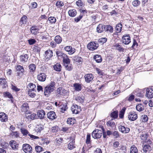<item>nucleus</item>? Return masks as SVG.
<instances>
[{"label": "nucleus", "instance_id": "1", "mask_svg": "<svg viewBox=\"0 0 153 153\" xmlns=\"http://www.w3.org/2000/svg\"><path fill=\"white\" fill-rule=\"evenodd\" d=\"M55 82L51 81V83L46 85L44 88V94L46 97H49L51 93L53 92L55 88Z\"/></svg>", "mask_w": 153, "mask_h": 153}, {"label": "nucleus", "instance_id": "2", "mask_svg": "<svg viewBox=\"0 0 153 153\" xmlns=\"http://www.w3.org/2000/svg\"><path fill=\"white\" fill-rule=\"evenodd\" d=\"M101 130L98 129L94 130L92 133V136L94 139L99 138L101 137L103 131V128L102 126H101Z\"/></svg>", "mask_w": 153, "mask_h": 153}, {"label": "nucleus", "instance_id": "3", "mask_svg": "<svg viewBox=\"0 0 153 153\" xmlns=\"http://www.w3.org/2000/svg\"><path fill=\"white\" fill-rule=\"evenodd\" d=\"M20 131L22 134L24 136H26L28 135L32 139H37L39 138V137L37 136H35L30 134L28 131L25 128H21L20 129Z\"/></svg>", "mask_w": 153, "mask_h": 153}, {"label": "nucleus", "instance_id": "4", "mask_svg": "<svg viewBox=\"0 0 153 153\" xmlns=\"http://www.w3.org/2000/svg\"><path fill=\"white\" fill-rule=\"evenodd\" d=\"M22 149L26 153H31L32 151V147L29 144H25L23 145Z\"/></svg>", "mask_w": 153, "mask_h": 153}, {"label": "nucleus", "instance_id": "5", "mask_svg": "<svg viewBox=\"0 0 153 153\" xmlns=\"http://www.w3.org/2000/svg\"><path fill=\"white\" fill-rule=\"evenodd\" d=\"M98 46V44L94 42H91L87 45L88 48L91 51H93L97 49Z\"/></svg>", "mask_w": 153, "mask_h": 153}, {"label": "nucleus", "instance_id": "6", "mask_svg": "<svg viewBox=\"0 0 153 153\" xmlns=\"http://www.w3.org/2000/svg\"><path fill=\"white\" fill-rule=\"evenodd\" d=\"M146 91V96L149 99L153 97V89L151 88H148L145 90Z\"/></svg>", "mask_w": 153, "mask_h": 153}, {"label": "nucleus", "instance_id": "7", "mask_svg": "<svg viewBox=\"0 0 153 153\" xmlns=\"http://www.w3.org/2000/svg\"><path fill=\"white\" fill-rule=\"evenodd\" d=\"M123 42L125 45H128L131 42V38L128 34H125L122 37Z\"/></svg>", "mask_w": 153, "mask_h": 153}, {"label": "nucleus", "instance_id": "8", "mask_svg": "<svg viewBox=\"0 0 153 153\" xmlns=\"http://www.w3.org/2000/svg\"><path fill=\"white\" fill-rule=\"evenodd\" d=\"M71 110L73 114H76L81 111L80 107L76 105H74L71 106Z\"/></svg>", "mask_w": 153, "mask_h": 153}, {"label": "nucleus", "instance_id": "9", "mask_svg": "<svg viewBox=\"0 0 153 153\" xmlns=\"http://www.w3.org/2000/svg\"><path fill=\"white\" fill-rule=\"evenodd\" d=\"M64 49L66 51L68 52V54L69 55L73 54L76 51L75 49L74 48L72 47L71 46H66L65 47Z\"/></svg>", "mask_w": 153, "mask_h": 153}, {"label": "nucleus", "instance_id": "10", "mask_svg": "<svg viewBox=\"0 0 153 153\" xmlns=\"http://www.w3.org/2000/svg\"><path fill=\"white\" fill-rule=\"evenodd\" d=\"M10 145L12 149L14 150L18 149L19 144L17 143L14 140H11L10 142Z\"/></svg>", "mask_w": 153, "mask_h": 153}, {"label": "nucleus", "instance_id": "11", "mask_svg": "<svg viewBox=\"0 0 153 153\" xmlns=\"http://www.w3.org/2000/svg\"><path fill=\"white\" fill-rule=\"evenodd\" d=\"M47 116L48 118L51 120L55 119L57 117L55 113L53 111L48 112L47 114Z\"/></svg>", "mask_w": 153, "mask_h": 153}, {"label": "nucleus", "instance_id": "12", "mask_svg": "<svg viewBox=\"0 0 153 153\" xmlns=\"http://www.w3.org/2000/svg\"><path fill=\"white\" fill-rule=\"evenodd\" d=\"M145 92V89H137L135 92L134 94L137 96L142 97L144 96V94Z\"/></svg>", "mask_w": 153, "mask_h": 153}, {"label": "nucleus", "instance_id": "13", "mask_svg": "<svg viewBox=\"0 0 153 153\" xmlns=\"http://www.w3.org/2000/svg\"><path fill=\"white\" fill-rule=\"evenodd\" d=\"M53 56L52 51L48 49L45 52V57L47 60H48Z\"/></svg>", "mask_w": 153, "mask_h": 153}, {"label": "nucleus", "instance_id": "14", "mask_svg": "<svg viewBox=\"0 0 153 153\" xmlns=\"http://www.w3.org/2000/svg\"><path fill=\"white\" fill-rule=\"evenodd\" d=\"M128 117L130 120L132 121H134L137 119V115L135 112H131L129 113Z\"/></svg>", "mask_w": 153, "mask_h": 153}, {"label": "nucleus", "instance_id": "15", "mask_svg": "<svg viewBox=\"0 0 153 153\" xmlns=\"http://www.w3.org/2000/svg\"><path fill=\"white\" fill-rule=\"evenodd\" d=\"M66 93V90L62 87H59L57 89V93L58 96L65 95Z\"/></svg>", "mask_w": 153, "mask_h": 153}, {"label": "nucleus", "instance_id": "16", "mask_svg": "<svg viewBox=\"0 0 153 153\" xmlns=\"http://www.w3.org/2000/svg\"><path fill=\"white\" fill-rule=\"evenodd\" d=\"M118 127L119 131L123 133H128L130 131V129L129 128L126 127L124 126L119 125Z\"/></svg>", "mask_w": 153, "mask_h": 153}, {"label": "nucleus", "instance_id": "17", "mask_svg": "<svg viewBox=\"0 0 153 153\" xmlns=\"http://www.w3.org/2000/svg\"><path fill=\"white\" fill-rule=\"evenodd\" d=\"M46 75L44 73H40L37 76V79L40 81L44 82L45 81Z\"/></svg>", "mask_w": 153, "mask_h": 153}, {"label": "nucleus", "instance_id": "18", "mask_svg": "<svg viewBox=\"0 0 153 153\" xmlns=\"http://www.w3.org/2000/svg\"><path fill=\"white\" fill-rule=\"evenodd\" d=\"M45 115V112L42 110H39L37 112V116L38 118L43 119L44 118Z\"/></svg>", "mask_w": 153, "mask_h": 153}, {"label": "nucleus", "instance_id": "19", "mask_svg": "<svg viewBox=\"0 0 153 153\" xmlns=\"http://www.w3.org/2000/svg\"><path fill=\"white\" fill-rule=\"evenodd\" d=\"M85 81L87 83H89L93 79L94 76L93 75L90 74H86L85 76Z\"/></svg>", "mask_w": 153, "mask_h": 153}, {"label": "nucleus", "instance_id": "20", "mask_svg": "<svg viewBox=\"0 0 153 153\" xmlns=\"http://www.w3.org/2000/svg\"><path fill=\"white\" fill-rule=\"evenodd\" d=\"M7 116L4 112L0 113V120L2 122H6L7 120Z\"/></svg>", "mask_w": 153, "mask_h": 153}, {"label": "nucleus", "instance_id": "21", "mask_svg": "<svg viewBox=\"0 0 153 153\" xmlns=\"http://www.w3.org/2000/svg\"><path fill=\"white\" fill-rule=\"evenodd\" d=\"M29 107L27 102L24 103L21 106V110L22 111L26 112L29 109Z\"/></svg>", "mask_w": 153, "mask_h": 153}, {"label": "nucleus", "instance_id": "22", "mask_svg": "<svg viewBox=\"0 0 153 153\" xmlns=\"http://www.w3.org/2000/svg\"><path fill=\"white\" fill-rule=\"evenodd\" d=\"M151 149V146L149 145H145L143 148V153H149Z\"/></svg>", "mask_w": 153, "mask_h": 153}, {"label": "nucleus", "instance_id": "23", "mask_svg": "<svg viewBox=\"0 0 153 153\" xmlns=\"http://www.w3.org/2000/svg\"><path fill=\"white\" fill-rule=\"evenodd\" d=\"M39 29L37 26H33L30 28V31L32 33L36 35L38 33Z\"/></svg>", "mask_w": 153, "mask_h": 153}, {"label": "nucleus", "instance_id": "24", "mask_svg": "<svg viewBox=\"0 0 153 153\" xmlns=\"http://www.w3.org/2000/svg\"><path fill=\"white\" fill-rule=\"evenodd\" d=\"M62 58L63 59L64 65L70 63V59L68 58V56L65 54H63Z\"/></svg>", "mask_w": 153, "mask_h": 153}, {"label": "nucleus", "instance_id": "25", "mask_svg": "<svg viewBox=\"0 0 153 153\" xmlns=\"http://www.w3.org/2000/svg\"><path fill=\"white\" fill-rule=\"evenodd\" d=\"M105 25L100 24L99 25L97 28V32L99 33H101L105 30Z\"/></svg>", "mask_w": 153, "mask_h": 153}, {"label": "nucleus", "instance_id": "26", "mask_svg": "<svg viewBox=\"0 0 153 153\" xmlns=\"http://www.w3.org/2000/svg\"><path fill=\"white\" fill-rule=\"evenodd\" d=\"M28 55L27 54L21 55L20 56L21 61L23 62H27L28 59Z\"/></svg>", "mask_w": 153, "mask_h": 153}, {"label": "nucleus", "instance_id": "27", "mask_svg": "<svg viewBox=\"0 0 153 153\" xmlns=\"http://www.w3.org/2000/svg\"><path fill=\"white\" fill-rule=\"evenodd\" d=\"M53 68L55 70L59 72L61 71L62 66L60 63H57L53 66Z\"/></svg>", "mask_w": 153, "mask_h": 153}, {"label": "nucleus", "instance_id": "28", "mask_svg": "<svg viewBox=\"0 0 153 153\" xmlns=\"http://www.w3.org/2000/svg\"><path fill=\"white\" fill-rule=\"evenodd\" d=\"M44 129V126L42 125H37L35 127V130L37 133H40Z\"/></svg>", "mask_w": 153, "mask_h": 153}, {"label": "nucleus", "instance_id": "29", "mask_svg": "<svg viewBox=\"0 0 153 153\" xmlns=\"http://www.w3.org/2000/svg\"><path fill=\"white\" fill-rule=\"evenodd\" d=\"M27 16L24 15L21 19L20 24L22 25L23 24H26L27 21Z\"/></svg>", "mask_w": 153, "mask_h": 153}, {"label": "nucleus", "instance_id": "30", "mask_svg": "<svg viewBox=\"0 0 153 153\" xmlns=\"http://www.w3.org/2000/svg\"><path fill=\"white\" fill-rule=\"evenodd\" d=\"M105 30L106 31H109L111 33L113 32V27L109 25H105Z\"/></svg>", "mask_w": 153, "mask_h": 153}, {"label": "nucleus", "instance_id": "31", "mask_svg": "<svg viewBox=\"0 0 153 153\" xmlns=\"http://www.w3.org/2000/svg\"><path fill=\"white\" fill-rule=\"evenodd\" d=\"M0 84L2 85V88H6L7 86L6 79L4 78L0 79Z\"/></svg>", "mask_w": 153, "mask_h": 153}, {"label": "nucleus", "instance_id": "32", "mask_svg": "<svg viewBox=\"0 0 153 153\" xmlns=\"http://www.w3.org/2000/svg\"><path fill=\"white\" fill-rule=\"evenodd\" d=\"M74 88L76 91H79L82 89L81 86L80 84L78 83H76L74 84Z\"/></svg>", "mask_w": 153, "mask_h": 153}, {"label": "nucleus", "instance_id": "33", "mask_svg": "<svg viewBox=\"0 0 153 153\" xmlns=\"http://www.w3.org/2000/svg\"><path fill=\"white\" fill-rule=\"evenodd\" d=\"M148 134L145 133L142 134L140 136L141 139L144 142H147Z\"/></svg>", "mask_w": 153, "mask_h": 153}, {"label": "nucleus", "instance_id": "34", "mask_svg": "<svg viewBox=\"0 0 153 153\" xmlns=\"http://www.w3.org/2000/svg\"><path fill=\"white\" fill-rule=\"evenodd\" d=\"M67 123L70 125H73L76 122V120L74 118L71 117L68 119Z\"/></svg>", "mask_w": 153, "mask_h": 153}, {"label": "nucleus", "instance_id": "35", "mask_svg": "<svg viewBox=\"0 0 153 153\" xmlns=\"http://www.w3.org/2000/svg\"><path fill=\"white\" fill-rule=\"evenodd\" d=\"M94 58L96 61L97 63H100L102 60L101 56L99 55H96L94 56Z\"/></svg>", "mask_w": 153, "mask_h": 153}, {"label": "nucleus", "instance_id": "36", "mask_svg": "<svg viewBox=\"0 0 153 153\" xmlns=\"http://www.w3.org/2000/svg\"><path fill=\"white\" fill-rule=\"evenodd\" d=\"M73 59L74 61L78 62L79 63L82 62V59L81 57L77 56H74L73 57Z\"/></svg>", "mask_w": 153, "mask_h": 153}, {"label": "nucleus", "instance_id": "37", "mask_svg": "<svg viewBox=\"0 0 153 153\" xmlns=\"http://www.w3.org/2000/svg\"><path fill=\"white\" fill-rule=\"evenodd\" d=\"M74 99L78 102L80 103H82L84 102V97L83 96H76Z\"/></svg>", "mask_w": 153, "mask_h": 153}, {"label": "nucleus", "instance_id": "38", "mask_svg": "<svg viewBox=\"0 0 153 153\" xmlns=\"http://www.w3.org/2000/svg\"><path fill=\"white\" fill-rule=\"evenodd\" d=\"M69 16L72 17L75 16L76 14V12L75 10L72 9L70 10L68 12Z\"/></svg>", "mask_w": 153, "mask_h": 153}, {"label": "nucleus", "instance_id": "39", "mask_svg": "<svg viewBox=\"0 0 153 153\" xmlns=\"http://www.w3.org/2000/svg\"><path fill=\"white\" fill-rule=\"evenodd\" d=\"M26 116L27 118L31 120H33L38 118L37 116H36V114L34 113H33L30 115L27 116Z\"/></svg>", "mask_w": 153, "mask_h": 153}, {"label": "nucleus", "instance_id": "40", "mask_svg": "<svg viewBox=\"0 0 153 153\" xmlns=\"http://www.w3.org/2000/svg\"><path fill=\"white\" fill-rule=\"evenodd\" d=\"M136 108V110L140 112L143 111L144 109V106L141 104H140L137 105Z\"/></svg>", "mask_w": 153, "mask_h": 153}, {"label": "nucleus", "instance_id": "41", "mask_svg": "<svg viewBox=\"0 0 153 153\" xmlns=\"http://www.w3.org/2000/svg\"><path fill=\"white\" fill-rule=\"evenodd\" d=\"M54 41L57 44L60 43L62 41V38L59 36H56L55 37Z\"/></svg>", "mask_w": 153, "mask_h": 153}, {"label": "nucleus", "instance_id": "42", "mask_svg": "<svg viewBox=\"0 0 153 153\" xmlns=\"http://www.w3.org/2000/svg\"><path fill=\"white\" fill-rule=\"evenodd\" d=\"M28 87L30 88L29 90L35 91H36V85L35 84L32 83H30L28 85Z\"/></svg>", "mask_w": 153, "mask_h": 153}, {"label": "nucleus", "instance_id": "43", "mask_svg": "<svg viewBox=\"0 0 153 153\" xmlns=\"http://www.w3.org/2000/svg\"><path fill=\"white\" fill-rule=\"evenodd\" d=\"M140 1L138 0H134L132 2V4L135 7H137L140 4Z\"/></svg>", "mask_w": 153, "mask_h": 153}, {"label": "nucleus", "instance_id": "44", "mask_svg": "<svg viewBox=\"0 0 153 153\" xmlns=\"http://www.w3.org/2000/svg\"><path fill=\"white\" fill-rule=\"evenodd\" d=\"M3 94L4 97L8 98L10 99H13V97L12 94L9 92H4Z\"/></svg>", "mask_w": 153, "mask_h": 153}, {"label": "nucleus", "instance_id": "45", "mask_svg": "<svg viewBox=\"0 0 153 153\" xmlns=\"http://www.w3.org/2000/svg\"><path fill=\"white\" fill-rule=\"evenodd\" d=\"M64 65L66 69L69 71H71L73 68L72 65L70 63L65 64V65Z\"/></svg>", "mask_w": 153, "mask_h": 153}, {"label": "nucleus", "instance_id": "46", "mask_svg": "<svg viewBox=\"0 0 153 153\" xmlns=\"http://www.w3.org/2000/svg\"><path fill=\"white\" fill-rule=\"evenodd\" d=\"M126 109V108L125 107H123L121 110L119 114V117L120 118H122L123 117Z\"/></svg>", "mask_w": 153, "mask_h": 153}, {"label": "nucleus", "instance_id": "47", "mask_svg": "<svg viewBox=\"0 0 153 153\" xmlns=\"http://www.w3.org/2000/svg\"><path fill=\"white\" fill-rule=\"evenodd\" d=\"M107 125L108 127L112 128L115 126V123L111 120L107 122Z\"/></svg>", "mask_w": 153, "mask_h": 153}, {"label": "nucleus", "instance_id": "48", "mask_svg": "<svg viewBox=\"0 0 153 153\" xmlns=\"http://www.w3.org/2000/svg\"><path fill=\"white\" fill-rule=\"evenodd\" d=\"M30 72H34L36 69L35 65L33 64H30L29 66Z\"/></svg>", "mask_w": 153, "mask_h": 153}, {"label": "nucleus", "instance_id": "49", "mask_svg": "<svg viewBox=\"0 0 153 153\" xmlns=\"http://www.w3.org/2000/svg\"><path fill=\"white\" fill-rule=\"evenodd\" d=\"M118 116V112L117 111H114L111 114V117L115 119Z\"/></svg>", "mask_w": 153, "mask_h": 153}, {"label": "nucleus", "instance_id": "50", "mask_svg": "<svg viewBox=\"0 0 153 153\" xmlns=\"http://www.w3.org/2000/svg\"><path fill=\"white\" fill-rule=\"evenodd\" d=\"M122 25L121 24L119 23L117 25L116 27V31L118 33L120 32L122 30Z\"/></svg>", "mask_w": 153, "mask_h": 153}, {"label": "nucleus", "instance_id": "51", "mask_svg": "<svg viewBox=\"0 0 153 153\" xmlns=\"http://www.w3.org/2000/svg\"><path fill=\"white\" fill-rule=\"evenodd\" d=\"M74 143L75 141L73 140L68 144V148L69 149L71 150L74 149Z\"/></svg>", "mask_w": 153, "mask_h": 153}, {"label": "nucleus", "instance_id": "52", "mask_svg": "<svg viewBox=\"0 0 153 153\" xmlns=\"http://www.w3.org/2000/svg\"><path fill=\"white\" fill-rule=\"evenodd\" d=\"M116 49L120 51L123 52L124 48L122 47L121 46L118 44H116L115 45Z\"/></svg>", "mask_w": 153, "mask_h": 153}, {"label": "nucleus", "instance_id": "53", "mask_svg": "<svg viewBox=\"0 0 153 153\" xmlns=\"http://www.w3.org/2000/svg\"><path fill=\"white\" fill-rule=\"evenodd\" d=\"M130 153H138L137 148L134 146H132L131 148Z\"/></svg>", "mask_w": 153, "mask_h": 153}, {"label": "nucleus", "instance_id": "54", "mask_svg": "<svg viewBox=\"0 0 153 153\" xmlns=\"http://www.w3.org/2000/svg\"><path fill=\"white\" fill-rule=\"evenodd\" d=\"M34 91L29 90L28 92V94L29 96L31 97H34L36 96V94L33 91Z\"/></svg>", "mask_w": 153, "mask_h": 153}, {"label": "nucleus", "instance_id": "55", "mask_svg": "<svg viewBox=\"0 0 153 153\" xmlns=\"http://www.w3.org/2000/svg\"><path fill=\"white\" fill-rule=\"evenodd\" d=\"M64 5L63 3L61 1H58L56 4V5L57 7L60 8Z\"/></svg>", "mask_w": 153, "mask_h": 153}, {"label": "nucleus", "instance_id": "56", "mask_svg": "<svg viewBox=\"0 0 153 153\" xmlns=\"http://www.w3.org/2000/svg\"><path fill=\"white\" fill-rule=\"evenodd\" d=\"M48 20L51 23H55L56 21V19L53 17H50L48 18Z\"/></svg>", "mask_w": 153, "mask_h": 153}, {"label": "nucleus", "instance_id": "57", "mask_svg": "<svg viewBox=\"0 0 153 153\" xmlns=\"http://www.w3.org/2000/svg\"><path fill=\"white\" fill-rule=\"evenodd\" d=\"M141 119L143 122H146L148 121V118L146 115H143L141 116Z\"/></svg>", "mask_w": 153, "mask_h": 153}, {"label": "nucleus", "instance_id": "58", "mask_svg": "<svg viewBox=\"0 0 153 153\" xmlns=\"http://www.w3.org/2000/svg\"><path fill=\"white\" fill-rule=\"evenodd\" d=\"M40 48L37 45H34L33 48V51L34 52H39L40 51Z\"/></svg>", "mask_w": 153, "mask_h": 153}, {"label": "nucleus", "instance_id": "59", "mask_svg": "<svg viewBox=\"0 0 153 153\" xmlns=\"http://www.w3.org/2000/svg\"><path fill=\"white\" fill-rule=\"evenodd\" d=\"M11 135L14 137H19V133L18 131H13L11 134Z\"/></svg>", "mask_w": 153, "mask_h": 153}, {"label": "nucleus", "instance_id": "60", "mask_svg": "<svg viewBox=\"0 0 153 153\" xmlns=\"http://www.w3.org/2000/svg\"><path fill=\"white\" fill-rule=\"evenodd\" d=\"M35 149L36 152H40L43 150V148L40 146H37L35 147Z\"/></svg>", "mask_w": 153, "mask_h": 153}, {"label": "nucleus", "instance_id": "61", "mask_svg": "<svg viewBox=\"0 0 153 153\" xmlns=\"http://www.w3.org/2000/svg\"><path fill=\"white\" fill-rule=\"evenodd\" d=\"M138 45V44L135 39L133 40V44L131 47L132 49L135 48Z\"/></svg>", "mask_w": 153, "mask_h": 153}, {"label": "nucleus", "instance_id": "62", "mask_svg": "<svg viewBox=\"0 0 153 153\" xmlns=\"http://www.w3.org/2000/svg\"><path fill=\"white\" fill-rule=\"evenodd\" d=\"M76 5L79 7H82L83 5V3L81 0H79L76 2Z\"/></svg>", "mask_w": 153, "mask_h": 153}, {"label": "nucleus", "instance_id": "63", "mask_svg": "<svg viewBox=\"0 0 153 153\" xmlns=\"http://www.w3.org/2000/svg\"><path fill=\"white\" fill-rule=\"evenodd\" d=\"M91 135L88 134L87 136L86 143L87 144H89L90 143Z\"/></svg>", "mask_w": 153, "mask_h": 153}, {"label": "nucleus", "instance_id": "64", "mask_svg": "<svg viewBox=\"0 0 153 153\" xmlns=\"http://www.w3.org/2000/svg\"><path fill=\"white\" fill-rule=\"evenodd\" d=\"M16 69L18 71H19L21 72L24 71V70L22 66L20 65H18L16 67Z\"/></svg>", "mask_w": 153, "mask_h": 153}]
</instances>
